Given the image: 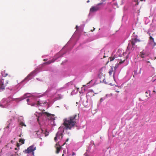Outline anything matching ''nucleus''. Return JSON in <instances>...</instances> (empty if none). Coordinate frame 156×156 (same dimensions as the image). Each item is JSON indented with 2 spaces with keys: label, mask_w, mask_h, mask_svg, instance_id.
<instances>
[{
  "label": "nucleus",
  "mask_w": 156,
  "mask_h": 156,
  "mask_svg": "<svg viewBox=\"0 0 156 156\" xmlns=\"http://www.w3.org/2000/svg\"><path fill=\"white\" fill-rule=\"evenodd\" d=\"M79 118V114H75L73 115L64 119L63 120V122L62 126L58 129L59 130H62V132H58L56 134V136L54 138V140L56 142L57 138L62 139V132L64 131L65 129L66 130H70L72 128L76 126Z\"/></svg>",
  "instance_id": "1"
},
{
  "label": "nucleus",
  "mask_w": 156,
  "mask_h": 156,
  "mask_svg": "<svg viewBox=\"0 0 156 156\" xmlns=\"http://www.w3.org/2000/svg\"><path fill=\"white\" fill-rule=\"evenodd\" d=\"M140 41L136 38L132 39L129 43L128 48H131V50H133L134 49L137 47V45H136L135 44Z\"/></svg>",
  "instance_id": "2"
},
{
  "label": "nucleus",
  "mask_w": 156,
  "mask_h": 156,
  "mask_svg": "<svg viewBox=\"0 0 156 156\" xmlns=\"http://www.w3.org/2000/svg\"><path fill=\"white\" fill-rule=\"evenodd\" d=\"M36 150V147L34 145H33L28 147L27 149H25L23 152L25 154L31 153L33 156L34 155V151Z\"/></svg>",
  "instance_id": "3"
},
{
  "label": "nucleus",
  "mask_w": 156,
  "mask_h": 156,
  "mask_svg": "<svg viewBox=\"0 0 156 156\" xmlns=\"http://www.w3.org/2000/svg\"><path fill=\"white\" fill-rule=\"evenodd\" d=\"M8 83V81L5 78L0 79V91L5 89V87Z\"/></svg>",
  "instance_id": "4"
},
{
  "label": "nucleus",
  "mask_w": 156,
  "mask_h": 156,
  "mask_svg": "<svg viewBox=\"0 0 156 156\" xmlns=\"http://www.w3.org/2000/svg\"><path fill=\"white\" fill-rule=\"evenodd\" d=\"M101 4V3H100L97 4L96 6H92L90 9V12H93L97 11L98 10H99L100 8V7H99V5Z\"/></svg>",
  "instance_id": "5"
},
{
  "label": "nucleus",
  "mask_w": 156,
  "mask_h": 156,
  "mask_svg": "<svg viewBox=\"0 0 156 156\" xmlns=\"http://www.w3.org/2000/svg\"><path fill=\"white\" fill-rule=\"evenodd\" d=\"M148 44L150 45L152 48H153L156 45V43L154 42V39L151 36L149 37V41Z\"/></svg>",
  "instance_id": "6"
},
{
  "label": "nucleus",
  "mask_w": 156,
  "mask_h": 156,
  "mask_svg": "<svg viewBox=\"0 0 156 156\" xmlns=\"http://www.w3.org/2000/svg\"><path fill=\"white\" fill-rule=\"evenodd\" d=\"M36 132L37 135H40V133H43L45 134L46 136H48L49 133L48 132H47L46 129L45 130V132H44V131L42 129H41L40 131H36Z\"/></svg>",
  "instance_id": "7"
},
{
  "label": "nucleus",
  "mask_w": 156,
  "mask_h": 156,
  "mask_svg": "<svg viewBox=\"0 0 156 156\" xmlns=\"http://www.w3.org/2000/svg\"><path fill=\"white\" fill-rule=\"evenodd\" d=\"M116 68L117 67L116 66L112 67L109 70V73L110 76H111L112 74V73H113V77L114 79L115 73V71L116 70Z\"/></svg>",
  "instance_id": "8"
},
{
  "label": "nucleus",
  "mask_w": 156,
  "mask_h": 156,
  "mask_svg": "<svg viewBox=\"0 0 156 156\" xmlns=\"http://www.w3.org/2000/svg\"><path fill=\"white\" fill-rule=\"evenodd\" d=\"M7 104V102L5 100H3L1 102V103L0 104V106L2 108H6L8 106L7 105H6V104Z\"/></svg>",
  "instance_id": "9"
},
{
  "label": "nucleus",
  "mask_w": 156,
  "mask_h": 156,
  "mask_svg": "<svg viewBox=\"0 0 156 156\" xmlns=\"http://www.w3.org/2000/svg\"><path fill=\"white\" fill-rule=\"evenodd\" d=\"M55 147L56 149V154H58L59 153L60 151L61 148V147L59 145L58 142H57L55 144Z\"/></svg>",
  "instance_id": "10"
},
{
  "label": "nucleus",
  "mask_w": 156,
  "mask_h": 156,
  "mask_svg": "<svg viewBox=\"0 0 156 156\" xmlns=\"http://www.w3.org/2000/svg\"><path fill=\"white\" fill-rule=\"evenodd\" d=\"M59 57H58L57 58H53L51 60H49L48 62H44V65H47L49 64L52 63H53Z\"/></svg>",
  "instance_id": "11"
},
{
  "label": "nucleus",
  "mask_w": 156,
  "mask_h": 156,
  "mask_svg": "<svg viewBox=\"0 0 156 156\" xmlns=\"http://www.w3.org/2000/svg\"><path fill=\"white\" fill-rule=\"evenodd\" d=\"M103 69H101L99 71L100 74L99 75V77L100 78H101V77H102L103 76L104 77H105V70H104V71H103Z\"/></svg>",
  "instance_id": "12"
},
{
  "label": "nucleus",
  "mask_w": 156,
  "mask_h": 156,
  "mask_svg": "<svg viewBox=\"0 0 156 156\" xmlns=\"http://www.w3.org/2000/svg\"><path fill=\"white\" fill-rule=\"evenodd\" d=\"M44 113L45 114L48 118H50L51 119L53 120L55 119L53 116L54 115H51L46 112H45Z\"/></svg>",
  "instance_id": "13"
},
{
  "label": "nucleus",
  "mask_w": 156,
  "mask_h": 156,
  "mask_svg": "<svg viewBox=\"0 0 156 156\" xmlns=\"http://www.w3.org/2000/svg\"><path fill=\"white\" fill-rule=\"evenodd\" d=\"M33 75V73H30V74H29V75H28V76L26 78H25V79H24V80H29L31 79L32 78Z\"/></svg>",
  "instance_id": "14"
},
{
  "label": "nucleus",
  "mask_w": 156,
  "mask_h": 156,
  "mask_svg": "<svg viewBox=\"0 0 156 156\" xmlns=\"http://www.w3.org/2000/svg\"><path fill=\"white\" fill-rule=\"evenodd\" d=\"M140 55L142 58H144L146 56V55L145 54L143 51L141 52L140 53Z\"/></svg>",
  "instance_id": "15"
},
{
  "label": "nucleus",
  "mask_w": 156,
  "mask_h": 156,
  "mask_svg": "<svg viewBox=\"0 0 156 156\" xmlns=\"http://www.w3.org/2000/svg\"><path fill=\"white\" fill-rule=\"evenodd\" d=\"M94 96V94L92 92H89L88 93V94L87 95V98H89L91 96Z\"/></svg>",
  "instance_id": "16"
},
{
  "label": "nucleus",
  "mask_w": 156,
  "mask_h": 156,
  "mask_svg": "<svg viewBox=\"0 0 156 156\" xmlns=\"http://www.w3.org/2000/svg\"><path fill=\"white\" fill-rule=\"evenodd\" d=\"M116 57L115 55H114V56L109 57V60L110 61H112Z\"/></svg>",
  "instance_id": "17"
},
{
  "label": "nucleus",
  "mask_w": 156,
  "mask_h": 156,
  "mask_svg": "<svg viewBox=\"0 0 156 156\" xmlns=\"http://www.w3.org/2000/svg\"><path fill=\"white\" fill-rule=\"evenodd\" d=\"M30 94L27 93L25 94L23 97H22L21 98L22 99H24L27 98V97H29V96L28 95H30Z\"/></svg>",
  "instance_id": "18"
},
{
  "label": "nucleus",
  "mask_w": 156,
  "mask_h": 156,
  "mask_svg": "<svg viewBox=\"0 0 156 156\" xmlns=\"http://www.w3.org/2000/svg\"><path fill=\"white\" fill-rule=\"evenodd\" d=\"M150 93H151V91L150 90L146 91L145 92V94H146V97H148L149 96H150Z\"/></svg>",
  "instance_id": "19"
},
{
  "label": "nucleus",
  "mask_w": 156,
  "mask_h": 156,
  "mask_svg": "<svg viewBox=\"0 0 156 156\" xmlns=\"http://www.w3.org/2000/svg\"><path fill=\"white\" fill-rule=\"evenodd\" d=\"M24 140L20 139L19 140V142H21L22 144H24Z\"/></svg>",
  "instance_id": "20"
},
{
  "label": "nucleus",
  "mask_w": 156,
  "mask_h": 156,
  "mask_svg": "<svg viewBox=\"0 0 156 156\" xmlns=\"http://www.w3.org/2000/svg\"><path fill=\"white\" fill-rule=\"evenodd\" d=\"M20 125L22 127L23 126H26L25 124L23 122H21L20 123Z\"/></svg>",
  "instance_id": "21"
},
{
  "label": "nucleus",
  "mask_w": 156,
  "mask_h": 156,
  "mask_svg": "<svg viewBox=\"0 0 156 156\" xmlns=\"http://www.w3.org/2000/svg\"><path fill=\"white\" fill-rule=\"evenodd\" d=\"M20 145H19V144L18 143H17V144H16V146L18 148V149H19V147L20 146Z\"/></svg>",
  "instance_id": "22"
},
{
  "label": "nucleus",
  "mask_w": 156,
  "mask_h": 156,
  "mask_svg": "<svg viewBox=\"0 0 156 156\" xmlns=\"http://www.w3.org/2000/svg\"><path fill=\"white\" fill-rule=\"evenodd\" d=\"M103 99L102 98H101L100 99V102H102L103 101Z\"/></svg>",
  "instance_id": "23"
},
{
  "label": "nucleus",
  "mask_w": 156,
  "mask_h": 156,
  "mask_svg": "<svg viewBox=\"0 0 156 156\" xmlns=\"http://www.w3.org/2000/svg\"><path fill=\"white\" fill-rule=\"evenodd\" d=\"M40 103L39 101H38L37 102V105H40Z\"/></svg>",
  "instance_id": "24"
},
{
  "label": "nucleus",
  "mask_w": 156,
  "mask_h": 156,
  "mask_svg": "<svg viewBox=\"0 0 156 156\" xmlns=\"http://www.w3.org/2000/svg\"><path fill=\"white\" fill-rule=\"evenodd\" d=\"M84 155L85 156H88V155L87 154V153H85L84 154Z\"/></svg>",
  "instance_id": "25"
},
{
  "label": "nucleus",
  "mask_w": 156,
  "mask_h": 156,
  "mask_svg": "<svg viewBox=\"0 0 156 156\" xmlns=\"http://www.w3.org/2000/svg\"><path fill=\"white\" fill-rule=\"evenodd\" d=\"M35 103H33L31 105L32 106H34L35 105Z\"/></svg>",
  "instance_id": "26"
},
{
  "label": "nucleus",
  "mask_w": 156,
  "mask_h": 156,
  "mask_svg": "<svg viewBox=\"0 0 156 156\" xmlns=\"http://www.w3.org/2000/svg\"><path fill=\"white\" fill-rule=\"evenodd\" d=\"M75 153L73 152L72 153V156H73V155H75Z\"/></svg>",
  "instance_id": "27"
},
{
  "label": "nucleus",
  "mask_w": 156,
  "mask_h": 156,
  "mask_svg": "<svg viewBox=\"0 0 156 156\" xmlns=\"http://www.w3.org/2000/svg\"><path fill=\"white\" fill-rule=\"evenodd\" d=\"M47 60V59H44V60H43V61H46Z\"/></svg>",
  "instance_id": "28"
},
{
  "label": "nucleus",
  "mask_w": 156,
  "mask_h": 156,
  "mask_svg": "<svg viewBox=\"0 0 156 156\" xmlns=\"http://www.w3.org/2000/svg\"><path fill=\"white\" fill-rule=\"evenodd\" d=\"M19 149H18V148H17V147H16L15 148V150H18Z\"/></svg>",
  "instance_id": "29"
},
{
  "label": "nucleus",
  "mask_w": 156,
  "mask_h": 156,
  "mask_svg": "<svg viewBox=\"0 0 156 156\" xmlns=\"http://www.w3.org/2000/svg\"><path fill=\"white\" fill-rule=\"evenodd\" d=\"M29 101V99H27V102H28V101Z\"/></svg>",
  "instance_id": "30"
},
{
  "label": "nucleus",
  "mask_w": 156,
  "mask_h": 156,
  "mask_svg": "<svg viewBox=\"0 0 156 156\" xmlns=\"http://www.w3.org/2000/svg\"><path fill=\"white\" fill-rule=\"evenodd\" d=\"M6 128H9V125H8V126H7Z\"/></svg>",
  "instance_id": "31"
},
{
  "label": "nucleus",
  "mask_w": 156,
  "mask_h": 156,
  "mask_svg": "<svg viewBox=\"0 0 156 156\" xmlns=\"http://www.w3.org/2000/svg\"><path fill=\"white\" fill-rule=\"evenodd\" d=\"M21 135H22V134H20L19 135V136L20 137H21Z\"/></svg>",
  "instance_id": "32"
},
{
  "label": "nucleus",
  "mask_w": 156,
  "mask_h": 156,
  "mask_svg": "<svg viewBox=\"0 0 156 156\" xmlns=\"http://www.w3.org/2000/svg\"><path fill=\"white\" fill-rule=\"evenodd\" d=\"M7 74L6 73L5 75H4V76H7Z\"/></svg>",
  "instance_id": "33"
},
{
  "label": "nucleus",
  "mask_w": 156,
  "mask_h": 156,
  "mask_svg": "<svg viewBox=\"0 0 156 156\" xmlns=\"http://www.w3.org/2000/svg\"><path fill=\"white\" fill-rule=\"evenodd\" d=\"M153 92H154V93H156V91L154 90L153 91Z\"/></svg>",
  "instance_id": "34"
},
{
  "label": "nucleus",
  "mask_w": 156,
  "mask_h": 156,
  "mask_svg": "<svg viewBox=\"0 0 156 156\" xmlns=\"http://www.w3.org/2000/svg\"><path fill=\"white\" fill-rule=\"evenodd\" d=\"M122 62H119V63L121 64L122 63Z\"/></svg>",
  "instance_id": "35"
},
{
  "label": "nucleus",
  "mask_w": 156,
  "mask_h": 156,
  "mask_svg": "<svg viewBox=\"0 0 156 156\" xmlns=\"http://www.w3.org/2000/svg\"><path fill=\"white\" fill-rule=\"evenodd\" d=\"M47 103V102L46 101H45V102H44V103H43L44 104H46Z\"/></svg>",
  "instance_id": "36"
},
{
  "label": "nucleus",
  "mask_w": 156,
  "mask_h": 156,
  "mask_svg": "<svg viewBox=\"0 0 156 156\" xmlns=\"http://www.w3.org/2000/svg\"><path fill=\"white\" fill-rule=\"evenodd\" d=\"M90 2L89 0H88L87 1V2L88 3V2Z\"/></svg>",
  "instance_id": "37"
},
{
  "label": "nucleus",
  "mask_w": 156,
  "mask_h": 156,
  "mask_svg": "<svg viewBox=\"0 0 156 156\" xmlns=\"http://www.w3.org/2000/svg\"><path fill=\"white\" fill-rule=\"evenodd\" d=\"M76 28H78V27L77 26H76Z\"/></svg>",
  "instance_id": "38"
},
{
  "label": "nucleus",
  "mask_w": 156,
  "mask_h": 156,
  "mask_svg": "<svg viewBox=\"0 0 156 156\" xmlns=\"http://www.w3.org/2000/svg\"><path fill=\"white\" fill-rule=\"evenodd\" d=\"M105 80V78L103 79V81L104 82Z\"/></svg>",
  "instance_id": "39"
},
{
  "label": "nucleus",
  "mask_w": 156,
  "mask_h": 156,
  "mask_svg": "<svg viewBox=\"0 0 156 156\" xmlns=\"http://www.w3.org/2000/svg\"><path fill=\"white\" fill-rule=\"evenodd\" d=\"M138 2H137L136 4V5H138Z\"/></svg>",
  "instance_id": "40"
},
{
  "label": "nucleus",
  "mask_w": 156,
  "mask_h": 156,
  "mask_svg": "<svg viewBox=\"0 0 156 156\" xmlns=\"http://www.w3.org/2000/svg\"><path fill=\"white\" fill-rule=\"evenodd\" d=\"M11 143H13V141H12V140L11 141Z\"/></svg>",
  "instance_id": "41"
},
{
  "label": "nucleus",
  "mask_w": 156,
  "mask_h": 156,
  "mask_svg": "<svg viewBox=\"0 0 156 156\" xmlns=\"http://www.w3.org/2000/svg\"><path fill=\"white\" fill-rule=\"evenodd\" d=\"M15 153H16V154H17V155H18V154L17 153V152H16Z\"/></svg>",
  "instance_id": "42"
},
{
  "label": "nucleus",
  "mask_w": 156,
  "mask_h": 156,
  "mask_svg": "<svg viewBox=\"0 0 156 156\" xmlns=\"http://www.w3.org/2000/svg\"><path fill=\"white\" fill-rule=\"evenodd\" d=\"M156 59V57H155L154 59Z\"/></svg>",
  "instance_id": "43"
},
{
  "label": "nucleus",
  "mask_w": 156,
  "mask_h": 156,
  "mask_svg": "<svg viewBox=\"0 0 156 156\" xmlns=\"http://www.w3.org/2000/svg\"><path fill=\"white\" fill-rule=\"evenodd\" d=\"M145 1V0H140V1Z\"/></svg>",
  "instance_id": "44"
},
{
  "label": "nucleus",
  "mask_w": 156,
  "mask_h": 156,
  "mask_svg": "<svg viewBox=\"0 0 156 156\" xmlns=\"http://www.w3.org/2000/svg\"><path fill=\"white\" fill-rule=\"evenodd\" d=\"M116 92H119V91H117V90L116 91Z\"/></svg>",
  "instance_id": "45"
},
{
  "label": "nucleus",
  "mask_w": 156,
  "mask_h": 156,
  "mask_svg": "<svg viewBox=\"0 0 156 156\" xmlns=\"http://www.w3.org/2000/svg\"><path fill=\"white\" fill-rule=\"evenodd\" d=\"M148 63H150V62L149 61H148L147 62Z\"/></svg>",
  "instance_id": "46"
},
{
  "label": "nucleus",
  "mask_w": 156,
  "mask_h": 156,
  "mask_svg": "<svg viewBox=\"0 0 156 156\" xmlns=\"http://www.w3.org/2000/svg\"><path fill=\"white\" fill-rule=\"evenodd\" d=\"M90 83V82H89L88 83H87V84H89Z\"/></svg>",
  "instance_id": "47"
},
{
  "label": "nucleus",
  "mask_w": 156,
  "mask_h": 156,
  "mask_svg": "<svg viewBox=\"0 0 156 156\" xmlns=\"http://www.w3.org/2000/svg\"><path fill=\"white\" fill-rule=\"evenodd\" d=\"M149 35H150L151 34H150V33H149Z\"/></svg>",
  "instance_id": "48"
},
{
  "label": "nucleus",
  "mask_w": 156,
  "mask_h": 156,
  "mask_svg": "<svg viewBox=\"0 0 156 156\" xmlns=\"http://www.w3.org/2000/svg\"><path fill=\"white\" fill-rule=\"evenodd\" d=\"M64 154H63L62 155V156H63Z\"/></svg>",
  "instance_id": "49"
}]
</instances>
